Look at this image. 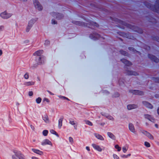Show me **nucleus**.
<instances>
[{"mask_svg": "<svg viewBox=\"0 0 159 159\" xmlns=\"http://www.w3.org/2000/svg\"><path fill=\"white\" fill-rule=\"evenodd\" d=\"M52 23L53 24H57V22L54 19H52Z\"/></svg>", "mask_w": 159, "mask_h": 159, "instance_id": "37998d69", "label": "nucleus"}, {"mask_svg": "<svg viewBox=\"0 0 159 159\" xmlns=\"http://www.w3.org/2000/svg\"><path fill=\"white\" fill-rule=\"evenodd\" d=\"M65 100H66L68 101H70V99H68V98H66V97L65 98Z\"/></svg>", "mask_w": 159, "mask_h": 159, "instance_id": "338daca9", "label": "nucleus"}, {"mask_svg": "<svg viewBox=\"0 0 159 159\" xmlns=\"http://www.w3.org/2000/svg\"><path fill=\"white\" fill-rule=\"evenodd\" d=\"M76 122L74 121V120L70 118L69 119V123L72 125H74V129L76 130L77 129V125L76 124Z\"/></svg>", "mask_w": 159, "mask_h": 159, "instance_id": "f3484780", "label": "nucleus"}, {"mask_svg": "<svg viewBox=\"0 0 159 159\" xmlns=\"http://www.w3.org/2000/svg\"><path fill=\"white\" fill-rule=\"evenodd\" d=\"M95 137L98 139H100L102 140H103L104 139V138L101 135L95 133L94 134Z\"/></svg>", "mask_w": 159, "mask_h": 159, "instance_id": "a878e982", "label": "nucleus"}, {"mask_svg": "<svg viewBox=\"0 0 159 159\" xmlns=\"http://www.w3.org/2000/svg\"><path fill=\"white\" fill-rule=\"evenodd\" d=\"M49 43H50V42H49V41H48V40H46L45 42L44 45L46 46H47L48 45H49Z\"/></svg>", "mask_w": 159, "mask_h": 159, "instance_id": "79ce46f5", "label": "nucleus"}, {"mask_svg": "<svg viewBox=\"0 0 159 159\" xmlns=\"http://www.w3.org/2000/svg\"><path fill=\"white\" fill-rule=\"evenodd\" d=\"M115 95H114V96L115 97H118L119 96V94L118 93H115Z\"/></svg>", "mask_w": 159, "mask_h": 159, "instance_id": "3c124183", "label": "nucleus"}, {"mask_svg": "<svg viewBox=\"0 0 159 159\" xmlns=\"http://www.w3.org/2000/svg\"><path fill=\"white\" fill-rule=\"evenodd\" d=\"M119 84L120 85L122 84H123V83H124V82L121 79H120L119 80Z\"/></svg>", "mask_w": 159, "mask_h": 159, "instance_id": "c03bdc74", "label": "nucleus"}, {"mask_svg": "<svg viewBox=\"0 0 159 159\" xmlns=\"http://www.w3.org/2000/svg\"><path fill=\"white\" fill-rule=\"evenodd\" d=\"M32 150L34 153L38 154L40 155H42L43 154V152L42 151H40L39 150L36 149L34 148L32 149Z\"/></svg>", "mask_w": 159, "mask_h": 159, "instance_id": "5701e85b", "label": "nucleus"}, {"mask_svg": "<svg viewBox=\"0 0 159 159\" xmlns=\"http://www.w3.org/2000/svg\"><path fill=\"white\" fill-rule=\"evenodd\" d=\"M48 131L47 130H44L43 132V135L46 136L48 135Z\"/></svg>", "mask_w": 159, "mask_h": 159, "instance_id": "c9c22d12", "label": "nucleus"}, {"mask_svg": "<svg viewBox=\"0 0 159 159\" xmlns=\"http://www.w3.org/2000/svg\"><path fill=\"white\" fill-rule=\"evenodd\" d=\"M142 103L145 107L148 108L152 109L153 107V106L151 103L146 101H143Z\"/></svg>", "mask_w": 159, "mask_h": 159, "instance_id": "2eb2a0df", "label": "nucleus"}, {"mask_svg": "<svg viewBox=\"0 0 159 159\" xmlns=\"http://www.w3.org/2000/svg\"><path fill=\"white\" fill-rule=\"evenodd\" d=\"M144 4L148 8H150L154 12L159 13V0H157L155 5L154 6L152 5L150 3L147 2H145Z\"/></svg>", "mask_w": 159, "mask_h": 159, "instance_id": "f03ea898", "label": "nucleus"}, {"mask_svg": "<svg viewBox=\"0 0 159 159\" xmlns=\"http://www.w3.org/2000/svg\"><path fill=\"white\" fill-rule=\"evenodd\" d=\"M128 127L129 130L132 132L135 133L136 132V131L132 123H129L128 125Z\"/></svg>", "mask_w": 159, "mask_h": 159, "instance_id": "9b49d317", "label": "nucleus"}, {"mask_svg": "<svg viewBox=\"0 0 159 159\" xmlns=\"http://www.w3.org/2000/svg\"><path fill=\"white\" fill-rule=\"evenodd\" d=\"M41 144L43 146L45 145L46 144L50 145L52 146V144L51 142L48 139H47L43 140L41 143Z\"/></svg>", "mask_w": 159, "mask_h": 159, "instance_id": "dca6fc26", "label": "nucleus"}, {"mask_svg": "<svg viewBox=\"0 0 159 159\" xmlns=\"http://www.w3.org/2000/svg\"><path fill=\"white\" fill-rule=\"evenodd\" d=\"M30 127L31 128V129L34 131L35 130V128L34 127L33 125H30Z\"/></svg>", "mask_w": 159, "mask_h": 159, "instance_id": "09e8293b", "label": "nucleus"}, {"mask_svg": "<svg viewBox=\"0 0 159 159\" xmlns=\"http://www.w3.org/2000/svg\"><path fill=\"white\" fill-rule=\"evenodd\" d=\"M45 58L43 56H37L36 57V61L38 64L41 65L44 62Z\"/></svg>", "mask_w": 159, "mask_h": 159, "instance_id": "423d86ee", "label": "nucleus"}, {"mask_svg": "<svg viewBox=\"0 0 159 159\" xmlns=\"http://www.w3.org/2000/svg\"><path fill=\"white\" fill-rule=\"evenodd\" d=\"M43 101H46L47 102H49V99L47 98H44L43 99Z\"/></svg>", "mask_w": 159, "mask_h": 159, "instance_id": "de8ad7c7", "label": "nucleus"}, {"mask_svg": "<svg viewBox=\"0 0 159 159\" xmlns=\"http://www.w3.org/2000/svg\"><path fill=\"white\" fill-rule=\"evenodd\" d=\"M145 145L147 147H149L150 146V144L147 142H145L144 143Z\"/></svg>", "mask_w": 159, "mask_h": 159, "instance_id": "58836bf2", "label": "nucleus"}, {"mask_svg": "<svg viewBox=\"0 0 159 159\" xmlns=\"http://www.w3.org/2000/svg\"><path fill=\"white\" fill-rule=\"evenodd\" d=\"M47 91L51 95H54V94L53 93H52L49 90H47Z\"/></svg>", "mask_w": 159, "mask_h": 159, "instance_id": "5fc2aeb1", "label": "nucleus"}, {"mask_svg": "<svg viewBox=\"0 0 159 159\" xmlns=\"http://www.w3.org/2000/svg\"><path fill=\"white\" fill-rule=\"evenodd\" d=\"M63 119V117L60 118L58 120V127L59 129H60L62 126Z\"/></svg>", "mask_w": 159, "mask_h": 159, "instance_id": "bb28decb", "label": "nucleus"}, {"mask_svg": "<svg viewBox=\"0 0 159 159\" xmlns=\"http://www.w3.org/2000/svg\"><path fill=\"white\" fill-rule=\"evenodd\" d=\"M130 155H131L130 154H128L127 155H124V157L125 158H127V157H128L130 156Z\"/></svg>", "mask_w": 159, "mask_h": 159, "instance_id": "864d4df0", "label": "nucleus"}, {"mask_svg": "<svg viewBox=\"0 0 159 159\" xmlns=\"http://www.w3.org/2000/svg\"><path fill=\"white\" fill-rule=\"evenodd\" d=\"M34 4L36 8L39 11H41L43 9V7L37 0H34Z\"/></svg>", "mask_w": 159, "mask_h": 159, "instance_id": "0eeeda50", "label": "nucleus"}, {"mask_svg": "<svg viewBox=\"0 0 159 159\" xmlns=\"http://www.w3.org/2000/svg\"><path fill=\"white\" fill-rule=\"evenodd\" d=\"M148 57L152 61L156 63L159 62V59L154 55L151 54H148Z\"/></svg>", "mask_w": 159, "mask_h": 159, "instance_id": "9d476101", "label": "nucleus"}, {"mask_svg": "<svg viewBox=\"0 0 159 159\" xmlns=\"http://www.w3.org/2000/svg\"><path fill=\"white\" fill-rule=\"evenodd\" d=\"M58 96L60 98L62 99H63V100H65L66 97L65 96H63L61 95H59Z\"/></svg>", "mask_w": 159, "mask_h": 159, "instance_id": "49530a36", "label": "nucleus"}, {"mask_svg": "<svg viewBox=\"0 0 159 159\" xmlns=\"http://www.w3.org/2000/svg\"><path fill=\"white\" fill-rule=\"evenodd\" d=\"M101 114L102 115V116H105V115H106V114H106L105 113H104V112H102L101 113Z\"/></svg>", "mask_w": 159, "mask_h": 159, "instance_id": "6e6d98bb", "label": "nucleus"}, {"mask_svg": "<svg viewBox=\"0 0 159 159\" xmlns=\"http://www.w3.org/2000/svg\"><path fill=\"white\" fill-rule=\"evenodd\" d=\"M128 49H129V50L130 51H131L132 52H133L135 53L136 52H137L139 54H140V52L137 51H136L135 50V49L134 48H133V47H129Z\"/></svg>", "mask_w": 159, "mask_h": 159, "instance_id": "c85d7f7f", "label": "nucleus"}, {"mask_svg": "<svg viewBox=\"0 0 159 159\" xmlns=\"http://www.w3.org/2000/svg\"><path fill=\"white\" fill-rule=\"evenodd\" d=\"M29 95L30 96H32L33 95V92L32 91H30L29 93Z\"/></svg>", "mask_w": 159, "mask_h": 159, "instance_id": "8fccbe9b", "label": "nucleus"}, {"mask_svg": "<svg viewBox=\"0 0 159 159\" xmlns=\"http://www.w3.org/2000/svg\"><path fill=\"white\" fill-rule=\"evenodd\" d=\"M92 146L93 148L99 152L102 151V149L99 145H96L94 143H93L92 144Z\"/></svg>", "mask_w": 159, "mask_h": 159, "instance_id": "412c9836", "label": "nucleus"}, {"mask_svg": "<svg viewBox=\"0 0 159 159\" xmlns=\"http://www.w3.org/2000/svg\"><path fill=\"white\" fill-rule=\"evenodd\" d=\"M84 121L85 122V123L89 125L92 126L93 125V123L91 121L88 120H85Z\"/></svg>", "mask_w": 159, "mask_h": 159, "instance_id": "2f4dec72", "label": "nucleus"}, {"mask_svg": "<svg viewBox=\"0 0 159 159\" xmlns=\"http://www.w3.org/2000/svg\"><path fill=\"white\" fill-rule=\"evenodd\" d=\"M129 25L128 26L129 27V28H130L131 29H133V27H131V26L130 25Z\"/></svg>", "mask_w": 159, "mask_h": 159, "instance_id": "052dcab7", "label": "nucleus"}, {"mask_svg": "<svg viewBox=\"0 0 159 159\" xmlns=\"http://www.w3.org/2000/svg\"><path fill=\"white\" fill-rule=\"evenodd\" d=\"M138 106L136 104H129L127 106V108L128 110H130L134 109L137 108Z\"/></svg>", "mask_w": 159, "mask_h": 159, "instance_id": "6ab92c4d", "label": "nucleus"}, {"mask_svg": "<svg viewBox=\"0 0 159 159\" xmlns=\"http://www.w3.org/2000/svg\"><path fill=\"white\" fill-rule=\"evenodd\" d=\"M32 159H39L38 158L35 157H32Z\"/></svg>", "mask_w": 159, "mask_h": 159, "instance_id": "13d9d810", "label": "nucleus"}, {"mask_svg": "<svg viewBox=\"0 0 159 159\" xmlns=\"http://www.w3.org/2000/svg\"><path fill=\"white\" fill-rule=\"evenodd\" d=\"M122 150L125 153L127 151V149L125 147H123L122 148Z\"/></svg>", "mask_w": 159, "mask_h": 159, "instance_id": "a18cd8bd", "label": "nucleus"}, {"mask_svg": "<svg viewBox=\"0 0 159 159\" xmlns=\"http://www.w3.org/2000/svg\"><path fill=\"white\" fill-rule=\"evenodd\" d=\"M90 38L93 40H96V39H99L100 37V35L96 33H93L92 34H90L89 36Z\"/></svg>", "mask_w": 159, "mask_h": 159, "instance_id": "1a4fd4ad", "label": "nucleus"}, {"mask_svg": "<svg viewBox=\"0 0 159 159\" xmlns=\"http://www.w3.org/2000/svg\"><path fill=\"white\" fill-rule=\"evenodd\" d=\"M142 133L144 135L147 136V137L150 139L151 140H153L154 139V137L153 136L147 131L143 130V131Z\"/></svg>", "mask_w": 159, "mask_h": 159, "instance_id": "ddd939ff", "label": "nucleus"}, {"mask_svg": "<svg viewBox=\"0 0 159 159\" xmlns=\"http://www.w3.org/2000/svg\"><path fill=\"white\" fill-rule=\"evenodd\" d=\"M105 124V123H102L100 124V125L102 126H104Z\"/></svg>", "mask_w": 159, "mask_h": 159, "instance_id": "e2e57ef3", "label": "nucleus"}, {"mask_svg": "<svg viewBox=\"0 0 159 159\" xmlns=\"http://www.w3.org/2000/svg\"><path fill=\"white\" fill-rule=\"evenodd\" d=\"M115 148L117 149V151H120L121 149V148L118 145H116L115 146Z\"/></svg>", "mask_w": 159, "mask_h": 159, "instance_id": "4c0bfd02", "label": "nucleus"}, {"mask_svg": "<svg viewBox=\"0 0 159 159\" xmlns=\"http://www.w3.org/2000/svg\"><path fill=\"white\" fill-rule=\"evenodd\" d=\"M2 52L1 50H0V56H1L2 54Z\"/></svg>", "mask_w": 159, "mask_h": 159, "instance_id": "680f3d73", "label": "nucleus"}, {"mask_svg": "<svg viewBox=\"0 0 159 159\" xmlns=\"http://www.w3.org/2000/svg\"><path fill=\"white\" fill-rule=\"evenodd\" d=\"M107 135L109 137L114 140H115L116 137L115 136L111 133L108 132L107 133Z\"/></svg>", "mask_w": 159, "mask_h": 159, "instance_id": "393cba45", "label": "nucleus"}, {"mask_svg": "<svg viewBox=\"0 0 159 159\" xmlns=\"http://www.w3.org/2000/svg\"><path fill=\"white\" fill-rule=\"evenodd\" d=\"M155 126L157 128H158V125L157 124H155Z\"/></svg>", "mask_w": 159, "mask_h": 159, "instance_id": "0e129e2a", "label": "nucleus"}, {"mask_svg": "<svg viewBox=\"0 0 159 159\" xmlns=\"http://www.w3.org/2000/svg\"><path fill=\"white\" fill-rule=\"evenodd\" d=\"M34 82L32 81L27 82L24 83V85L26 86H29L34 85Z\"/></svg>", "mask_w": 159, "mask_h": 159, "instance_id": "cd10ccee", "label": "nucleus"}, {"mask_svg": "<svg viewBox=\"0 0 159 159\" xmlns=\"http://www.w3.org/2000/svg\"><path fill=\"white\" fill-rule=\"evenodd\" d=\"M139 31H138V32H139V33H142L143 31H142V30H141V29H139Z\"/></svg>", "mask_w": 159, "mask_h": 159, "instance_id": "bf43d9fd", "label": "nucleus"}, {"mask_svg": "<svg viewBox=\"0 0 159 159\" xmlns=\"http://www.w3.org/2000/svg\"><path fill=\"white\" fill-rule=\"evenodd\" d=\"M4 29V26H0V31Z\"/></svg>", "mask_w": 159, "mask_h": 159, "instance_id": "603ef678", "label": "nucleus"}, {"mask_svg": "<svg viewBox=\"0 0 159 159\" xmlns=\"http://www.w3.org/2000/svg\"><path fill=\"white\" fill-rule=\"evenodd\" d=\"M105 117L109 120L113 121L114 120V118L111 116L109 115L108 114H106Z\"/></svg>", "mask_w": 159, "mask_h": 159, "instance_id": "c756f323", "label": "nucleus"}, {"mask_svg": "<svg viewBox=\"0 0 159 159\" xmlns=\"http://www.w3.org/2000/svg\"><path fill=\"white\" fill-rule=\"evenodd\" d=\"M86 23H84L80 21H74L73 23L79 26H86L92 29H93V27H95L99 26V25L97 23L92 22L91 20H88L86 21Z\"/></svg>", "mask_w": 159, "mask_h": 159, "instance_id": "f257e3e1", "label": "nucleus"}, {"mask_svg": "<svg viewBox=\"0 0 159 159\" xmlns=\"http://www.w3.org/2000/svg\"><path fill=\"white\" fill-rule=\"evenodd\" d=\"M126 73L128 75H138V73L135 71L129 70H126Z\"/></svg>", "mask_w": 159, "mask_h": 159, "instance_id": "aec40b11", "label": "nucleus"}, {"mask_svg": "<svg viewBox=\"0 0 159 159\" xmlns=\"http://www.w3.org/2000/svg\"><path fill=\"white\" fill-rule=\"evenodd\" d=\"M12 15V13H7L6 11L1 13L0 14V16L3 19H7L10 18Z\"/></svg>", "mask_w": 159, "mask_h": 159, "instance_id": "39448f33", "label": "nucleus"}, {"mask_svg": "<svg viewBox=\"0 0 159 159\" xmlns=\"http://www.w3.org/2000/svg\"><path fill=\"white\" fill-rule=\"evenodd\" d=\"M120 53L122 55L127 56H128V53L127 52L125 51L120 50Z\"/></svg>", "mask_w": 159, "mask_h": 159, "instance_id": "7c9ffc66", "label": "nucleus"}, {"mask_svg": "<svg viewBox=\"0 0 159 159\" xmlns=\"http://www.w3.org/2000/svg\"><path fill=\"white\" fill-rule=\"evenodd\" d=\"M41 100H42V99L41 98H40V97H39L38 98H37L36 99V102L38 103V104H39L40 103L41 101Z\"/></svg>", "mask_w": 159, "mask_h": 159, "instance_id": "f704fd0d", "label": "nucleus"}, {"mask_svg": "<svg viewBox=\"0 0 159 159\" xmlns=\"http://www.w3.org/2000/svg\"><path fill=\"white\" fill-rule=\"evenodd\" d=\"M24 78L26 79H28L29 78V73L26 72L24 75Z\"/></svg>", "mask_w": 159, "mask_h": 159, "instance_id": "e433bc0d", "label": "nucleus"}, {"mask_svg": "<svg viewBox=\"0 0 159 159\" xmlns=\"http://www.w3.org/2000/svg\"><path fill=\"white\" fill-rule=\"evenodd\" d=\"M129 92L136 95H142L144 94L143 92L138 90H130Z\"/></svg>", "mask_w": 159, "mask_h": 159, "instance_id": "f8f14e48", "label": "nucleus"}, {"mask_svg": "<svg viewBox=\"0 0 159 159\" xmlns=\"http://www.w3.org/2000/svg\"><path fill=\"white\" fill-rule=\"evenodd\" d=\"M144 117L145 118L147 119L152 122L154 123L155 122V119L150 115L147 114H145Z\"/></svg>", "mask_w": 159, "mask_h": 159, "instance_id": "4468645a", "label": "nucleus"}, {"mask_svg": "<svg viewBox=\"0 0 159 159\" xmlns=\"http://www.w3.org/2000/svg\"><path fill=\"white\" fill-rule=\"evenodd\" d=\"M69 141L71 144H72L73 142V139L72 137H70L69 138Z\"/></svg>", "mask_w": 159, "mask_h": 159, "instance_id": "ea45409f", "label": "nucleus"}, {"mask_svg": "<svg viewBox=\"0 0 159 159\" xmlns=\"http://www.w3.org/2000/svg\"><path fill=\"white\" fill-rule=\"evenodd\" d=\"M86 150L88 151H89L90 150V148H89V147H87V146L86 147Z\"/></svg>", "mask_w": 159, "mask_h": 159, "instance_id": "4d7b16f0", "label": "nucleus"}, {"mask_svg": "<svg viewBox=\"0 0 159 159\" xmlns=\"http://www.w3.org/2000/svg\"><path fill=\"white\" fill-rule=\"evenodd\" d=\"M121 61L126 66H130L132 65V63L130 62L129 61L126 59H121Z\"/></svg>", "mask_w": 159, "mask_h": 159, "instance_id": "a211bd4d", "label": "nucleus"}, {"mask_svg": "<svg viewBox=\"0 0 159 159\" xmlns=\"http://www.w3.org/2000/svg\"><path fill=\"white\" fill-rule=\"evenodd\" d=\"M156 83H159V78L153 77L152 79Z\"/></svg>", "mask_w": 159, "mask_h": 159, "instance_id": "72a5a7b5", "label": "nucleus"}, {"mask_svg": "<svg viewBox=\"0 0 159 159\" xmlns=\"http://www.w3.org/2000/svg\"><path fill=\"white\" fill-rule=\"evenodd\" d=\"M15 154L12 155V159H25V157L20 152L14 151Z\"/></svg>", "mask_w": 159, "mask_h": 159, "instance_id": "7ed1b4c3", "label": "nucleus"}, {"mask_svg": "<svg viewBox=\"0 0 159 159\" xmlns=\"http://www.w3.org/2000/svg\"><path fill=\"white\" fill-rule=\"evenodd\" d=\"M155 97H156V98H158V95H155Z\"/></svg>", "mask_w": 159, "mask_h": 159, "instance_id": "774afa93", "label": "nucleus"}, {"mask_svg": "<svg viewBox=\"0 0 159 159\" xmlns=\"http://www.w3.org/2000/svg\"><path fill=\"white\" fill-rule=\"evenodd\" d=\"M113 157L114 159H120L119 157L116 154H113Z\"/></svg>", "mask_w": 159, "mask_h": 159, "instance_id": "a19ab883", "label": "nucleus"}, {"mask_svg": "<svg viewBox=\"0 0 159 159\" xmlns=\"http://www.w3.org/2000/svg\"><path fill=\"white\" fill-rule=\"evenodd\" d=\"M50 132L52 134H55L58 137L59 135L53 129H51L50 131Z\"/></svg>", "mask_w": 159, "mask_h": 159, "instance_id": "473e14b6", "label": "nucleus"}, {"mask_svg": "<svg viewBox=\"0 0 159 159\" xmlns=\"http://www.w3.org/2000/svg\"><path fill=\"white\" fill-rule=\"evenodd\" d=\"M38 19L35 18L32 19L29 21L28 25L26 28V31L29 32L30 29L32 27L33 25L37 21Z\"/></svg>", "mask_w": 159, "mask_h": 159, "instance_id": "20e7f679", "label": "nucleus"}, {"mask_svg": "<svg viewBox=\"0 0 159 159\" xmlns=\"http://www.w3.org/2000/svg\"><path fill=\"white\" fill-rule=\"evenodd\" d=\"M43 50H38L36 52H35L33 54V55L35 56H43L42 55V54L43 53Z\"/></svg>", "mask_w": 159, "mask_h": 159, "instance_id": "4be33fe9", "label": "nucleus"}, {"mask_svg": "<svg viewBox=\"0 0 159 159\" xmlns=\"http://www.w3.org/2000/svg\"><path fill=\"white\" fill-rule=\"evenodd\" d=\"M157 112L158 114L159 115V107L157 109Z\"/></svg>", "mask_w": 159, "mask_h": 159, "instance_id": "69168bd1", "label": "nucleus"}, {"mask_svg": "<svg viewBox=\"0 0 159 159\" xmlns=\"http://www.w3.org/2000/svg\"><path fill=\"white\" fill-rule=\"evenodd\" d=\"M51 15L53 17H56V18L58 20H60L63 17L62 14L60 13H57L56 12H53L51 13Z\"/></svg>", "mask_w": 159, "mask_h": 159, "instance_id": "6e6552de", "label": "nucleus"}, {"mask_svg": "<svg viewBox=\"0 0 159 159\" xmlns=\"http://www.w3.org/2000/svg\"><path fill=\"white\" fill-rule=\"evenodd\" d=\"M43 119L44 122L46 123H48L49 122V120L48 116L47 114H45L43 116Z\"/></svg>", "mask_w": 159, "mask_h": 159, "instance_id": "b1692460", "label": "nucleus"}]
</instances>
